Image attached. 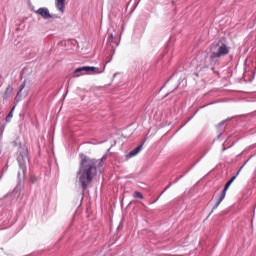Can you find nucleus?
Wrapping results in <instances>:
<instances>
[{"label":"nucleus","mask_w":256,"mask_h":256,"mask_svg":"<svg viewBox=\"0 0 256 256\" xmlns=\"http://www.w3.org/2000/svg\"><path fill=\"white\" fill-rule=\"evenodd\" d=\"M26 85H27V80H24L23 83L19 87L17 97H21V93L23 92V89H25Z\"/></svg>","instance_id":"9d476101"},{"label":"nucleus","mask_w":256,"mask_h":256,"mask_svg":"<svg viewBox=\"0 0 256 256\" xmlns=\"http://www.w3.org/2000/svg\"><path fill=\"white\" fill-rule=\"evenodd\" d=\"M36 15H40V17H42V19H57L58 16L56 14H51L49 12V8H39L38 10L35 11Z\"/></svg>","instance_id":"423d86ee"},{"label":"nucleus","mask_w":256,"mask_h":256,"mask_svg":"<svg viewBox=\"0 0 256 256\" xmlns=\"http://www.w3.org/2000/svg\"><path fill=\"white\" fill-rule=\"evenodd\" d=\"M239 173H241V170H238L234 177H237V175H239Z\"/></svg>","instance_id":"2eb2a0df"},{"label":"nucleus","mask_w":256,"mask_h":256,"mask_svg":"<svg viewBox=\"0 0 256 256\" xmlns=\"http://www.w3.org/2000/svg\"><path fill=\"white\" fill-rule=\"evenodd\" d=\"M169 187H171V185L167 186V187L165 188V191H167V189H168Z\"/></svg>","instance_id":"f3484780"},{"label":"nucleus","mask_w":256,"mask_h":256,"mask_svg":"<svg viewBox=\"0 0 256 256\" xmlns=\"http://www.w3.org/2000/svg\"><path fill=\"white\" fill-rule=\"evenodd\" d=\"M221 125H225V121H222V122L219 124V126H221Z\"/></svg>","instance_id":"dca6fc26"},{"label":"nucleus","mask_w":256,"mask_h":256,"mask_svg":"<svg viewBox=\"0 0 256 256\" xmlns=\"http://www.w3.org/2000/svg\"><path fill=\"white\" fill-rule=\"evenodd\" d=\"M17 161L18 163H20V165H25V163L29 162V152L27 150V147L23 146L20 148Z\"/></svg>","instance_id":"39448f33"},{"label":"nucleus","mask_w":256,"mask_h":256,"mask_svg":"<svg viewBox=\"0 0 256 256\" xmlns=\"http://www.w3.org/2000/svg\"><path fill=\"white\" fill-rule=\"evenodd\" d=\"M80 166L77 171V179L83 191L91 185L93 179L97 176V167H103V157L101 160L90 158L84 154H80Z\"/></svg>","instance_id":"f257e3e1"},{"label":"nucleus","mask_w":256,"mask_h":256,"mask_svg":"<svg viewBox=\"0 0 256 256\" xmlns=\"http://www.w3.org/2000/svg\"><path fill=\"white\" fill-rule=\"evenodd\" d=\"M11 93H13V87L12 86H8L6 88L5 93H4V99H9V97L11 96Z\"/></svg>","instance_id":"1a4fd4ad"},{"label":"nucleus","mask_w":256,"mask_h":256,"mask_svg":"<svg viewBox=\"0 0 256 256\" xmlns=\"http://www.w3.org/2000/svg\"><path fill=\"white\" fill-rule=\"evenodd\" d=\"M15 111V106L12 107L8 115L6 116V123H9L13 119V112Z\"/></svg>","instance_id":"9b49d317"},{"label":"nucleus","mask_w":256,"mask_h":256,"mask_svg":"<svg viewBox=\"0 0 256 256\" xmlns=\"http://www.w3.org/2000/svg\"><path fill=\"white\" fill-rule=\"evenodd\" d=\"M133 197L134 199H143V194L139 191H135Z\"/></svg>","instance_id":"f8f14e48"},{"label":"nucleus","mask_w":256,"mask_h":256,"mask_svg":"<svg viewBox=\"0 0 256 256\" xmlns=\"http://www.w3.org/2000/svg\"><path fill=\"white\" fill-rule=\"evenodd\" d=\"M245 165H247V162H245L240 168L239 170L241 171L243 169V167H245Z\"/></svg>","instance_id":"4468645a"},{"label":"nucleus","mask_w":256,"mask_h":256,"mask_svg":"<svg viewBox=\"0 0 256 256\" xmlns=\"http://www.w3.org/2000/svg\"><path fill=\"white\" fill-rule=\"evenodd\" d=\"M229 55V46L227 44H221L216 51H213L210 55L211 63H219L221 57Z\"/></svg>","instance_id":"7ed1b4c3"},{"label":"nucleus","mask_w":256,"mask_h":256,"mask_svg":"<svg viewBox=\"0 0 256 256\" xmlns=\"http://www.w3.org/2000/svg\"><path fill=\"white\" fill-rule=\"evenodd\" d=\"M104 71L105 65L102 70H99V67L95 66H82L74 70L72 77H81V75H85V73H88L89 75H99L104 73Z\"/></svg>","instance_id":"f03ea898"},{"label":"nucleus","mask_w":256,"mask_h":256,"mask_svg":"<svg viewBox=\"0 0 256 256\" xmlns=\"http://www.w3.org/2000/svg\"><path fill=\"white\" fill-rule=\"evenodd\" d=\"M143 145H145V140L135 149L131 150L128 154V157H135V155H138L141 151V149H143Z\"/></svg>","instance_id":"0eeeda50"},{"label":"nucleus","mask_w":256,"mask_h":256,"mask_svg":"<svg viewBox=\"0 0 256 256\" xmlns=\"http://www.w3.org/2000/svg\"><path fill=\"white\" fill-rule=\"evenodd\" d=\"M235 179H237V176H233L226 184L224 189L221 191L218 201L216 202L214 209H217V207H219V205H221V203L223 202V199H225V196L227 195V191L229 189V187H231V184L233 183V181H235Z\"/></svg>","instance_id":"20e7f679"},{"label":"nucleus","mask_w":256,"mask_h":256,"mask_svg":"<svg viewBox=\"0 0 256 256\" xmlns=\"http://www.w3.org/2000/svg\"><path fill=\"white\" fill-rule=\"evenodd\" d=\"M108 44L109 43H113V34H110L109 37H108Z\"/></svg>","instance_id":"ddd939ff"},{"label":"nucleus","mask_w":256,"mask_h":256,"mask_svg":"<svg viewBox=\"0 0 256 256\" xmlns=\"http://www.w3.org/2000/svg\"><path fill=\"white\" fill-rule=\"evenodd\" d=\"M55 5L60 13H65V0H55Z\"/></svg>","instance_id":"6e6552de"},{"label":"nucleus","mask_w":256,"mask_h":256,"mask_svg":"<svg viewBox=\"0 0 256 256\" xmlns=\"http://www.w3.org/2000/svg\"><path fill=\"white\" fill-rule=\"evenodd\" d=\"M0 155H1V150H0Z\"/></svg>","instance_id":"a211bd4d"}]
</instances>
